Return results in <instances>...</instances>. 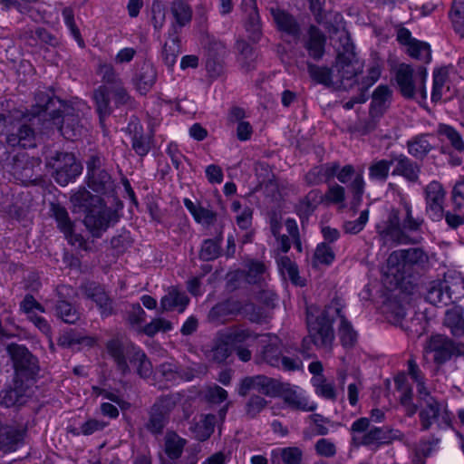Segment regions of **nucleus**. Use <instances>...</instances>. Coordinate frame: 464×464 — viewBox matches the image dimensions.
<instances>
[{
  "label": "nucleus",
  "instance_id": "f257e3e1",
  "mask_svg": "<svg viewBox=\"0 0 464 464\" xmlns=\"http://www.w3.org/2000/svg\"><path fill=\"white\" fill-rule=\"evenodd\" d=\"M401 208H392L387 218L376 226L377 237L382 246L415 244L410 233L420 230L423 219L414 218L411 205L403 200Z\"/></svg>",
  "mask_w": 464,
  "mask_h": 464
},
{
  "label": "nucleus",
  "instance_id": "f03ea898",
  "mask_svg": "<svg viewBox=\"0 0 464 464\" xmlns=\"http://www.w3.org/2000/svg\"><path fill=\"white\" fill-rule=\"evenodd\" d=\"M341 312L337 303L331 304L314 315L310 310L306 314L308 335L302 341L301 353L308 356L310 344H314L318 349L331 351L334 340L333 324Z\"/></svg>",
  "mask_w": 464,
  "mask_h": 464
},
{
  "label": "nucleus",
  "instance_id": "7ed1b4c3",
  "mask_svg": "<svg viewBox=\"0 0 464 464\" xmlns=\"http://www.w3.org/2000/svg\"><path fill=\"white\" fill-rule=\"evenodd\" d=\"M110 356L113 359L117 370L122 374L130 373V362L136 368V372L141 378L151 374L152 365L145 353L132 343H123L119 339H112L106 344Z\"/></svg>",
  "mask_w": 464,
  "mask_h": 464
},
{
  "label": "nucleus",
  "instance_id": "20e7f679",
  "mask_svg": "<svg viewBox=\"0 0 464 464\" xmlns=\"http://www.w3.org/2000/svg\"><path fill=\"white\" fill-rule=\"evenodd\" d=\"M369 418L357 419L351 426L352 443L355 447L380 446L390 444L395 440H401L402 434L398 430L389 427H371Z\"/></svg>",
  "mask_w": 464,
  "mask_h": 464
},
{
  "label": "nucleus",
  "instance_id": "39448f33",
  "mask_svg": "<svg viewBox=\"0 0 464 464\" xmlns=\"http://www.w3.org/2000/svg\"><path fill=\"white\" fill-rule=\"evenodd\" d=\"M338 41L335 67L341 82L344 84V81L351 82L348 86L352 87L356 82L355 77L362 72V66L356 57L350 34L345 31L342 32Z\"/></svg>",
  "mask_w": 464,
  "mask_h": 464
},
{
  "label": "nucleus",
  "instance_id": "423d86ee",
  "mask_svg": "<svg viewBox=\"0 0 464 464\" xmlns=\"http://www.w3.org/2000/svg\"><path fill=\"white\" fill-rule=\"evenodd\" d=\"M426 78L427 70L422 66H420L415 72L411 65L401 63L395 70L396 85L401 94L406 99H413L417 94L421 99H426Z\"/></svg>",
  "mask_w": 464,
  "mask_h": 464
},
{
  "label": "nucleus",
  "instance_id": "0eeeda50",
  "mask_svg": "<svg viewBox=\"0 0 464 464\" xmlns=\"http://www.w3.org/2000/svg\"><path fill=\"white\" fill-rule=\"evenodd\" d=\"M423 404L420 405L419 412L421 430H428L433 424L437 425L439 430L450 428L451 426V416L450 412L443 408L440 401L429 395L423 394Z\"/></svg>",
  "mask_w": 464,
  "mask_h": 464
},
{
  "label": "nucleus",
  "instance_id": "6e6552de",
  "mask_svg": "<svg viewBox=\"0 0 464 464\" xmlns=\"http://www.w3.org/2000/svg\"><path fill=\"white\" fill-rule=\"evenodd\" d=\"M46 165L53 170L52 175L61 186L75 179L82 169L74 154L70 152H56L48 159Z\"/></svg>",
  "mask_w": 464,
  "mask_h": 464
},
{
  "label": "nucleus",
  "instance_id": "1a4fd4ad",
  "mask_svg": "<svg viewBox=\"0 0 464 464\" xmlns=\"http://www.w3.org/2000/svg\"><path fill=\"white\" fill-rule=\"evenodd\" d=\"M425 351L433 353L436 363L443 364L452 357L464 356V343L456 342L443 334H434L427 341Z\"/></svg>",
  "mask_w": 464,
  "mask_h": 464
},
{
  "label": "nucleus",
  "instance_id": "9d476101",
  "mask_svg": "<svg viewBox=\"0 0 464 464\" xmlns=\"http://www.w3.org/2000/svg\"><path fill=\"white\" fill-rule=\"evenodd\" d=\"M103 158L92 154L86 161L88 186L93 191L107 194L113 191L114 182L111 175L102 169Z\"/></svg>",
  "mask_w": 464,
  "mask_h": 464
},
{
  "label": "nucleus",
  "instance_id": "9b49d317",
  "mask_svg": "<svg viewBox=\"0 0 464 464\" xmlns=\"http://www.w3.org/2000/svg\"><path fill=\"white\" fill-rule=\"evenodd\" d=\"M175 405V401L171 397H160L149 411L148 421L145 424L146 430L153 435L162 434Z\"/></svg>",
  "mask_w": 464,
  "mask_h": 464
},
{
  "label": "nucleus",
  "instance_id": "f8f14e48",
  "mask_svg": "<svg viewBox=\"0 0 464 464\" xmlns=\"http://www.w3.org/2000/svg\"><path fill=\"white\" fill-rule=\"evenodd\" d=\"M119 220L117 212L103 204L91 209L85 215L83 223L92 237H101L111 224Z\"/></svg>",
  "mask_w": 464,
  "mask_h": 464
},
{
  "label": "nucleus",
  "instance_id": "ddd939ff",
  "mask_svg": "<svg viewBox=\"0 0 464 464\" xmlns=\"http://www.w3.org/2000/svg\"><path fill=\"white\" fill-rule=\"evenodd\" d=\"M425 211L432 221H441L444 217V203L446 190L443 185L437 181H430L424 188Z\"/></svg>",
  "mask_w": 464,
  "mask_h": 464
},
{
  "label": "nucleus",
  "instance_id": "4468645a",
  "mask_svg": "<svg viewBox=\"0 0 464 464\" xmlns=\"http://www.w3.org/2000/svg\"><path fill=\"white\" fill-rule=\"evenodd\" d=\"M59 119L53 121L60 133L67 140L80 137L83 130L79 111L70 104L64 103L60 111Z\"/></svg>",
  "mask_w": 464,
  "mask_h": 464
},
{
  "label": "nucleus",
  "instance_id": "2eb2a0df",
  "mask_svg": "<svg viewBox=\"0 0 464 464\" xmlns=\"http://www.w3.org/2000/svg\"><path fill=\"white\" fill-rule=\"evenodd\" d=\"M30 397V387L16 377L12 385L0 392V405L6 408H20L27 403Z\"/></svg>",
  "mask_w": 464,
  "mask_h": 464
},
{
  "label": "nucleus",
  "instance_id": "dca6fc26",
  "mask_svg": "<svg viewBox=\"0 0 464 464\" xmlns=\"http://www.w3.org/2000/svg\"><path fill=\"white\" fill-rule=\"evenodd\" d=\"M240 10L248 38L253 42H258L262 36V24L256 0H241Z\"/></svg>",
  "mask_w": 464,
  "mask_h": 464
},
{
  "label": "nucleus",
  "instance_id": "f3484780",
  "mask_svg": "<svg viewBox=\"0 0 464 464\" xmlns=\"http://www.w3.org/2000/svg\"><path fill=\"white\" fill-rule=\"evenodd\" d=\"M52 216L57 222L59 229L64 234L72 244L79 243V247L86 250L87 244L82 237L73 233V223L69 218V214L64 207L60 204H51Z\"/></svg>",
  "mask_w": 464,
  "mask_h": 464
},
{
  "label": "nucleus",
  "instance_id": "a211bd4d",
  "mask_svg": "<svg viewBox=\"0 0 464 464\" xmlns=\"http://www.w3.org/2000/svg\"><path fill=\"white\" fill-rule=\"evenodd\" d=\"M34 100L37 109L36 112H44L50 116L52 121L59 119V113L65 103L63 100L55 96L52 91H38L35 93Z\"/></svg>",
  "mask_w": 464,
  "mask_h": 464
},
{
  "label": "nucleus",
  "instance_id": "6ab92c4d",
  "mask_svg": "<svg viewBox=\"0 0 464 464\" xmlns=\"http://www.w3.org/2000/svg\"><path fill=\"white\" fill-rule=\"evenodd\" d=\"M395 167L392 175L401 176L410 183H419L421 166L404 154L393 155Z\"/></svg>",
  "mask_w": 464,
  "mask_h": 464
},
{
  "label": "nucleus",
  "instance_id": "aec40b11",
  "mask_svg": "<svg viewBox=\"0 0 464 464\" xmlns=\"http://www.w3.org/2000/svg\"><path fill=\"white\" fill-rule=\"evenodd\" d=\"M325 43V34L317 26L310 25L303 39V45L308 55L315 61L321 60L324 54Z\"/></svg>",
  "mask_w": 464,
  "mask_h": 464
},
{
  "label": "nucleus",
  "instance_id": "412c9836",
  "mask_svg": "<svg viewBox=\"0 0 464 464\" xmlns=\"http://www.w3.org/2000/svg\"><path fill=\"white\" fill-rule=\"evenodd\" d=\"M82 289L85 296L96 304L102 316L107 317L112 314V299L102 285L92 282L83 285Z\"/></svg>",
  "mask_w": 464,
  "mask_h": 464
},
{
  "label": "nucleus",
  "instance_id": "4be33fe9",
  "mask_svg": "<svg viewBox=\"0 0 464 464\" xmlns=\"http://www.w3.org/2000/svg\"><path fill=\"white\" fill-rule=\"evenodd\" d=\"M268 11L279 31L295 38L300 36V25L291 14L277 5L268 7Z\"/></svg>",
  "mask_w": 464,
  "mask_h": 464
},
{
  "label": "nucleus",
  "instance_id": "5701e85b",
  "mask_svg": "<svg viewBox=\"0 0 464 464\" xmlns=\"http://www.w3.org/2000/svg\"><path fill=\"white\" fill-rule=\"evenodd\" d=\"M6 142L12 147L34 148L35 147V131L30 124L18 123L7 135Z\"/></svg>",
  "mask_w": 464,
  "mask_h": 464
},
{
  "label": "nucleus",
  "instance_id": "b1692460",
  "mask_svg": "<svg viewBox=\"0 0 464 464\" xmlns=\"http://www.w3.org/2000/svg\"><path fill=\"white\" fill-rule=\"evenodd\" d=\"M278 397L283 398L285 403L293 410L314 411L316 409L315 403H309L305 397L298 393L296 390L287 382L284 383V387L281 389Z\"/></svg>",
  "mask_w": 464,
  "mask_h": 464
},
{
  "label": "nucleus",
  "instance_id": "393cba45",
  "mask_svg": "<svg viewBox=\"0 0 464 464\" xmlns=\"http://www.w3.org/2000/svg\"><path fill=\"white\" fill-rule=\"evenodd\" d=\"M7 349L18 369L25 370L30 373L35 372L37 370V359L26 347L11 343Z\"/></svg>",
  "mask_w": 464,
  "mask_h": 464
},
{
  "label": "nucleus",
  "instance_id": "a878e982",
  "mask_svg": "<svg viewBox=\"0 0 464 464\" xmlns=\"http://www.w3.org/2000/svg\"><path fill=\"white\" fill-rule=\"evenodd\" d=\"M339 170V162L333 161L312 168L305 175V182L309 186L319 185L329 181Z\"/></svg>",
  "mask_w": 464,
  "mask_h": 464
},
{
  "label": "nucleus",
  "instance_id": "bb28decb",
  "mask_svg": "<svg viewBox=\"0 0 464 464\" xmlns=\"http://www.w3.org/2000/svg\"><path fill=\"white\" fill-rule=\"evenodd\" d=\"M157 79V71L150 63H143L137 71L133 82L140 94H146L154 85Z\"/></svg>",
  "mask_w": 464,
  "mask_h": 464
},
{
  "label": "nucleus",
  "instance_id": "cd10ccee",
  "mask_svg": "<svg viewBox=\"0 0 464 464\" xmlns=\"http://www.w3.org/2000/svg\"><path fill=\"white\" fill-rule=\"evenodd\" d=\"M217 416L214 414H203L198 421L190 422L189 430L195 440L205 441L210 438L215 430Z\"/></svg>",
  "mask_w": 464,
  "mask_h": 464
},
{
  "label": "nucleus",
  "instance_id": "c85d7f7f",
  "mask_svg": "<svg viewBox=\"0 0 464 464\" xmlns=\"http://www.w3.org/2000/svg\"><path fill=\"white\" fill-rule=\"evenodd\" d=\"M180 53V38L176 25H171L169 31L168 40L162 49V58L168 67H172Z\"/></svg>",
  "mask_w": 464,
  "mask_h": 464
},
{
  "label": "nucleus",
  "instance_id": "c756f323",
  "mask_svg": "<svg viewBox=\"0 0 464 464\" xmlns=\"http://www.w3.org/2000/svg\"><path fill=\"white\" fill-rule=\"evenodd\" d=\"M443 324L450 334L457 338L464 336V310L460 306H454L445 313Z\"/></svg>",
  "mask_w": 464,
  "mask_h": 464
},
{
  "label": "nucleus",
  "instance_id": "7c9ffc66",
  "mask_svg": "<svg viewBox=\"0 0 464 464\" xmlns=\"http://www.w3.org/2000/svg\"><path fill=\"white\" fill-rule=\"evenodd\" d=\"M72 203L74 208V211L85 212V215L91 209L99 207L102 204V199L99 196L91 194L90 191L85 188L79 189L71 198Z\"/></svg>",
  "mask_w": 464,
  "mask_h": 464
},
{
  "label": "nucleus",
  "instance_id": "2f4dec72",
  "mask_svg": "<svg viewBox=\"0 0 464 464\" xmlns=\"http://www.w3.org/2000/svg\"><path fill=\"white\" fill-rule=\"evenodd\" d=\"M431 138L432 135L428 133L412 137L407 141L409 154L417 160H423L434 148L430 140Z\"/></svg>",
  "mask_w": 464,
  "mask_h": 464
},
{
  "label": "nucleus",
  "instance_id": "473e14b6",
  "mask_svg": "<svg viewBox=\"0 0 464 464\" xmlns=\"http://www.w3.org/2000/svg\"><path fill=\"white\" fill-rule=\"evenodd\" d=\"M96 105V111L99 114L100 122L102 124L104 120L112 112L111 106V89L108 85H101L94 90L92 94Z\"/></svg>",
  "mask_w": 464,
  "mask_h": 464
},
{
  "label": "nucleus",
  "instance_id": "72a5a7b5",
  "mask_svg": "<svg viewBox=\"0 0 464 464\" xmlns=\"http://www.w3.org/2000/svg\"><path fill=\"white\" fill-rule=\"evenodd\" d=\"M244 267L243 270H237L236 275L244 277L248 284H260L265 280L266 268L263 262L248 260L245 262Z\"/></svg>",
  "mask_w": 464,
  "mask_h": 464
},
{
  "label": "nucleus",
  "instance_id": "f704fd0d",
  "mask_svg": "<svg viewBox=\"0 0 464 464\" xmlns=\"http://www.w3.org/2000/svg\"><path fill=\"white\" fill-rule=\"evenodd\" d=\"M282 351L280 341L276 336H269L260 351V358L263 362L273 367H280Z\"/></svg>",
  "mask_w": 464,
  "mask_h": 464
},
{
  "label": "nucleus",
  "instance_id": "c9c22d12",
  "mask_svg": "<svg viewBox=\"0 0 464 464\" xmlns=\"http://www.w3.org/2000/svg\"><path fill=\"white\" fill-rule=\"evenodd\" d=\"M405 266L402 249L393 251L387 259L384 274L387 277L392 276L393 281L397 285L403 279Z\"/></svg>",
  "mask_w": 464,
  "mask_h": 464
},
{
  "label": "nucleus",
  "instance_id": "e433bc0d",
  "mask_svg": "<svg viewBox=\"0 0 464 464\" xmlns=\"http://www.w3.org/2000/svg\"><path fill=\"white\" fill-rule=\"evenodd\" d=\"M426 298L434 305H448L453 302L451 287L447 282H439L429 289Z\"/></svg>",
  "mask_w": 464,
  "mask_h": 464
},
{
  "label": "nucleus",
  "instance_id": "4c0bfd02",
  "mask_svg": "<svg viewBox=\"0 0 464 464\" xmlns=\"http://www.w3.org/2000/svg\"><path fill=\"white\" fill-rule=\"evenodd\" d=\"M189 302L188 297L184 292L172 288L160 300V309L162 311L178 310L182 313Z\"/></svg>",
  "mask_w": 464,
  "mask_h": 464
},
{
  "label": "nucleus",
  "instance_id": "58836bf2",
  "mask_svg": "<svg viewBox=\"0 0 464 464\" xmlns=\"http://www.w3.org/2000/svg\"><path fill=\"white\" fill-rule=\"evenodd\" d=\"M23 432L11 426L0 427V450L14 451L23 440Z\"/></svg>",
  "mask_w": 464,
  "mask_h": 464
},
{
  "label": "nucleus",
  "instance_id": "ea45409f",
  "mask_svg": "<svg viewBox=\"0 0 464 464\" xmlns=\"http://www.w3.org/2000/svg\"><path fill=\"white\" fill-rule=\"evenodd\" d=\"M170 13L175 19L177 29L187 25L192 19V9L186 0H173L170 5Z\"/></svg>",
  "mask_w": 464,
  "mask_h": 464
},
{
  "label": "nucleus",
  "instance_id": "a19ab883",
  "mask_svg": "<svg viewBox=\"0 0 464 464\" xmlns=\"http://www.w3.org/2000/svg\"><path fill=\"white\" fill-rule=\"evenodd\" d=\"M187 440L175 431H168L164 439V451L169 459L176 460L182 455Z\"/></svg>",
  "mask_w": 464,
  "mask_h": 464
},
{
  "label": "nucleus",
  "instance_id": "79ce46f5",
  "mask_svg": "<svg viewBox=\"0 0 464 464\" xmlns=\"http://www.w3.org/2000/svg\"><path fill=\"white\" fill-rule=\"evenodd\" d=\"M392 92L386 85L378 86L372 93L370 114L381 116L387 108Z\"/></svg>",
  "mask_w": 464,
  "mask_h": 464
},
{
  "label": "nucleus",
  "instance_id": "37998d69",
  "mask_svg": "<svg viewBox=\"0 0 464 464\" xmlns=\"http://www.w3.org/2000/svg\"><path fill=\"white\" fill-rule=\"evenodd\" d=\"M281 381L266 375H256V391L269 397H277L284 387Z\"/></svg>",
  "mask_w": 464,
  "mask_h": 464
},
{
  "label": "nucleus",
  "instance_id": "c03bdc74",
  "mask_svg": "<svg viewBox=\"0 0 464 464\" xmlns=\"http://www.w3.org/2000/svg\"><path fill=\"white\" fill-rule=\"evenodd\" d=\"M325 199L324 195L319 189H312L300 201L298 211L300 215L309 216L316 207Z\"/></svg>",
  "mask_w": 464,
  "mask_h": 464
},
{
  "label": "nucleus",
  "instance_id": "a18cd8bd",
  "mask_svg": "<svg viewBox=\"0 0 464 464\" xmlns=\"http://www.w3.org/2000/svg\"><path fill=\"white\" fill-rule=\"evenodd\" d=\"M55 314L66 324H75L80 319V313L69 302L58 300L55 304Z\"/></svg>",
  "mask_w": 464,
  "mask_h": 464
},
{
  "label": "nucleus",
  "instance_id": "49530a36",
  "mask_svg": "<svg viewBox=\"0 0 464 464\" xmlns=\"http://www.w3.org/2000/svg\"><path fill=\"white\" fill-rule=\"evenodd\" d=\"M392 164V159L390 160L384 159L373 160L369 166V179L375 181L385 182Z\"/></svg>",
  "mask_w": 464,
  "mask_h": 464
},
{
  "label": "nucleus",
  "instance_id": "de8ad7c7",
  "mask_svg": "<svg viewBox=\"0 0 464 464\" xmlns=\"http://www.w3.org/2000/svg\"><path fill=\"white\" fill-rule=\"evenodd\" d=\"M449 16L454 31L464 37V0H453Z\"/></svg>",
  "mask_w": 464,
  "mask_h": 464
},
{
  "label": "nucleus",
  "instance_id": "09e8293b",
  "mask_svg": "<svg viewBox=\"0 0 464 464\" xmlns=\"http://www.w3.org/2000/svg\"><path fill=\"white\" fill-rule=\"evenodd\" d=\"M307 72L311 79L316 83H320L327 87L333 85V72L330 68L308 63Z\"/></svg>",
  "mask_w": 464,
  "mask_h": 464
},
{
  "label": "nucleus",
  "instance_id": "8fccbe9b",
  "mask_svg": "<svg viewBox=\"0 0 464 464\" xmlns=\"http://www.w3.org/2000/svg\"><path fill=\"white\" fill-rule=\"evenodd\" d=\"M221 336L227 340V343L236 347L243 343H246L249 339L256 340L257 338V335L254 334L248 329L244 328L230 329L222 334Z\"/></svg>",
  "mask_w": 464,
  "mask_h": 464
},
{
  "label": "nucleus",
  "instance_id": "3c124183",
  "mask_svg": "<svg viewBox=\"0 0 464 464\" xmlns=\"http://www.w3.org/2000/svg\"><path fill=\"white\" fill-rule=\"evenodd\" d=\"M337 317L340 318L341 324L339 327V335L342 342V344L344 347H353L357 341V334L353 330L350 322L346 320L343 314H342V311L340 312Z\"/></svg>",
  "mask_w": 464,
  "mask_h": 464
},
{
  "label": "nucleus",
  "instance_id": "603ef678",
  "mask_svg": "<svg viewBox=\"0 0 464 464\" xmlns=\"http://www.w3.org/2000/svg\"><path fill=\"white\" fill-rule=\"evenodd\" d=\"M437 131L439 135L445 137L457 151L464 152L462 136L453 127L447 124H440Z\"/></svg>",
  "mask_w": 464,
  "mask_h": 464
},
{
  "label": "nucleus",
  "instance_id": "864d4df0",
  "mask_svg": "<svg viewBox=\"0 0 464 464\" xmlns=\"http://www.w3.org/2000/svg\"><path fill=\"white\" fill-rule=\"evenodd\" d=\"M408 54L417 60L428 63L431 60V51L430 45L419 40H414L410 45L407 46Z\"/></svg>",
  "mask_w": 464,
  "mask_h": 464
},
{
  "label": "nucleus",
  "instance_id": "5fc2aeb1",
  "mask_svg": "<svg viewBox=\"0 0 464 464\" xmlns=\"http://www.w3.org/2000/svg\"><path fill=\"white\" fill-rule=\"evenodd\" d=\"M222 241V232L220 231L217 239H206L201 246L199 257L205 261L214 260L220 254V242Z\"/></svg>",
  "mask_w": 464,
  "mask_h": 464
},
{
  "label": "nucleus",
  "instance_id": "6e6d98bb",
  "mask_svg": "<svg viewBox=\"0 0 464 464\" xmlns=\"http://www.w3.org/2000/svg\"><path fill=\"white\" fill-rule=\"evenodd\" d=\"M335 258V254L333 248L326 242L317 245L314 256L313 263L314 266L324 265L330 266Z\"/></svg>",
  "mask_w": 464,
  "mask_h": 464
},
{
  "label": "nucleus",
  "instance_id": "4d7b16f0",
  "mask_svg": "<svg viewBox=\"0 0 464 464\" xmlns=\"http://www.w3.org/2000/svg\"><path fill=\"white\" fill-rule=\"evenodd\" d=\"M312 382L315 388L316 394L326 400H336L337 393L334 385L327 382L324 376L314 377Z\"/></svg>",
  "mask_w": 464,
  "mask_h": 464
},
{
  "label": "nucleus",
  "instance_id": "13d9d810",
  "mask_svg": "<svg viewBox=\"0 0 464 464\" xmlns=\"http://www.w3.org/2000/svg\"><path fill=\"white\" fill-rule=\"evenodd\" d=\"M132 149L140 157L147 155L151 147V139L150 136L145 135L142 131L138 130L137 126L134 127V133L132 136Z\"/></svg>",
  "mask_w": 464,
  "mask_h": 464
},
{
  "label": "nucleus",
  "instance_id": "bf43d9fd",
  "mask_svg": "<svg viewBox=\"0 0 464 464\" xmlns=\"http://www.w3.org/2000/svg\"><path fill=\"white\" fill-rule=\"evenodd\" d=\"M448 79V71L444 68L439 69L433 72V86L431 92V101L439 102L442 97V90Z\"/></svg>",
  "mask_w": 464,
  "mask_h": 464
},
{
  "label": "nucleus",
  "instance_id": "052dcab7",
  "mask_svg": "<svg viewBox=\"0 0 464 464\" xmlns=\"http://www.w3.org/2000/svg\"><path fill=\"white\" fill-rule=\"evenodd\" d=\"M267 406V401L259 396L252 395L245 405L246 415L250 418H256L266 407Z\"/></svg>",
  "mask_w": 464,
  "mask_h": 464
},
{
  "label": "nucleus",
  "instance_id": "680f3d73",
  "mask_svg": "<svg viewBox=\"0 0 464 464\" xmlns=\"http://www.w3.org/2000/svg\"><path fill=\"white\" fill-rule=\"evenodd\" d=\"M402 253L406 266H420L428 262V256L421 248L402 249Z\"/></svg>",
  "mask_w": 464,
  "mask_h": 464
},
{
  "label": "nucleus",
  "instance_id": "e2e57ef3",
  "mask_svg": "<svg viewBox=\"0 0 464 464\" xmlns=\"http://www.w3.org/2000/svg\"><path fill=\"white\" fill-rule=\"evenodd\" d=\"M98 74L102 77L104 85L112 86L121 82L113 66L109 63H101Z\"/></svg>",
  "mask_w": 464,
  "mask_h": 464
},
{
  "label": "nucleus",
  "instance_id": "0e129e2a",
  "mask_svg": "<svg viewBox=\"0 0 464 464\" xmlns=\"http://www.w3.org/2000/svg\"><path fill=\"white\" fill-rule=\"evenodd\" d=\"M450 200L454 209L464 212V179H460L453 186Z\"/></svg>",
  "mask_w": 464,
  "mask_h": 464
},
{
  "label": "nucleus",
  "instance_id": "69168bd1",
  "mask_svg": "<svg viewBox=\"0 0 464 464\" xmlns=\"http://www.w3.org/2000/svg\"><path fill=\"white\" fill-rule=\"evenodd\" d=\"M171 328L172 324L169 321L164 318H156L144 326L143 332L148 336H154L160 331L168 332Z\"/></svg>",
  "mask_w": 464,
  "mask_h": 464
},
{
  "label": "nucleus",
  "instance_id": "338daca9",
  "mask_svg": "<svg viewBox=\"0 0 464 464\" xmlns=\"http://www.w3.org/2000/svg\"><path fill=\"white\" fill-rule=\"evenodd\" d=\"M85 340H90L87 336H82L76 332L70 330L63 333L57 340L59 346L63 348H70L75 344L83 343Z\"/></svg>",
  "mask_w": 464,
  "mask_h": 464
},
{
  "label": "nucleus",
  "instance_id": "774afa93",
  "mask_svg": "<svg viewBox=\"0 0 464 464\" xmlns=\"http://www.w3.org/2000/svg\"><path fill=\"white\" fill-rule=\"evenodd\" d=\"M281 459L284 464H301L303 451L298 447H287L281 450Z\"/></svg>",
  "mask_w": 464,
  "mask_h": 464
}]
</instances>
